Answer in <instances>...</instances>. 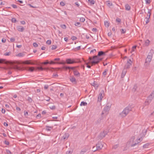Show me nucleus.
<instances>
[{
  "instance_id": "1",
  "label": "nucleus",
  "mask_w": 154,
  "mask_h": 154,
  "mask_svg": "<svg viewBox=\"0 0 154 154\" xmlns=\"http://www.w3.org/2000/svg\"><path fill=\"white\" fill-rule=\"evenodd\" d=\"M89 62L91 63L92 65L98 63L102 59L97 56H94L92 58L89 57Z\"/></svg>"
},
{
  "instance_id": "2",
  "label": "nucleus",
  "mask_w": 154,
  "mask_h": 154,
  "mask_svg": "<svg viewBox=\"0 0 154 154\" xmlns=\"http://www.w3.org/2000/svg\"><path fill=\"white\" fill-rule=\"evenodd\" d=\"M146 131L144 130L142 131L141 133H140L139 136L138 137L136 140H135V145L136 144H138L142 141L146 135Z\"/></svg>"
},
{
  "instance_id": "3",
  "label": "nucleus",
  "mask_w": 154,
  "mask_h": 154,
  "mask_svg": "<svg viewBox=\"0 0 154 154\" xmlns=\"http://www.w3.org/2000/svg\"><path fill=\"white\" fill-rule=\"evenodd\" d=\"M131 110V108L129 106L126 107L122 112L120 113V116L122 117H124L126 116L129 112Z\"/></svg>"
},
{
  "instance_id": "4",
  "label": "nucleus",
  "mask_w": 154,
  "mask_h": 154,
  "mask_svg": "<svg viewBox=\"0 0 154 154\" xmlns=\"http://www.w3.org/2000/svg\"><path fill=\"white\" fill-rule=\"evenodd\" d=\"M111 107V106L109 104H107L104 107L103 111L102 113V115H103L104 114H105L106 115H107L108 112L110 110Z\"/></svg>"
},
{
  "instance_id": "5",
  "label": "nucleus",
  "mask_w": 154,
  "mask_h": 154,
  "mask_svg": "<svg viewBox=\"0 0 154 154\" xmlns=\"http://www.w3.org/2000/svg\"><path fill=\"white\" fill-rule=\"evenodd\" d=\"M108 132L109 131L108 130L104 131L103 132H101L98 136V140H101L104 138Z\"/></svg>"
},
{
  "instance_id": "6",
  "label": "nucleus",
  "mask_w": 154,
  "mask_h": 154,
  "mask_svg": "<svg viewBox=\"0 0 154 154\" xmlns=\"http://www.w3.org/2000/svg\"><path fill=\"white\" fill-rule=\"evenodd\" d=\"M125 62H126V63L124 68L126 69L129 68L132 63V60L130 59L129 60H127Z\"/></svg>"
},
{
  "instance_id": "7",
  "label": "nucleus",
  "mask_w": 154,
  "mask_h": 154,
  "mask_svg": "<svg viewBox=\"0 0 154 154\" xmlns=\"http://www.w3.org/2000/svg\"><path fill=\"white\" fill-rule=\"evenodd\" d=\"M104 95V91L102 90L100 93L98 97V101L100 102Z\"/></svg>"
},
{
  "instance_id": "8",
  "label": "nucleus",
  "mask_w": 154,
  "mask_h": 154,
  "mask_svg": "<svg viewBox=\"0 0 154 154\" xmlns=\"http://www.w3.org/2000/svg\"><path fill=\"white\" fill-rule=\"evenodd\" d=\"M135 137H132L130 140L128 142L130 146H135L134 141Z\"/></svg>"
},
{
  "instance_id": "9",
  "label": "nucleus",
  "mask_w": 154,
  "mask_h": 154,
  "mask_svg": "<svg viewBox=\"0 0 154 154\" xmlns=\"http://www.w3.org/2000/svg\"><path fill=\"white\" fill-rule=\"evenodd\" d=\"M66 63L68 64H72L75 63L77 62L74 59H71L70 58H68L66 59Z\"/></svg>"
},
{
  "instance_id": "10",
  "label": "nucleus",
  "mask_w": 154,
  "mask_h": 154,
  "mask_svg": "<svg viewBox=\"0 0 154 154\" xmlns=\"http://www.w3.org/2000/svg\"><path fill=\"white\" fill-rule=\"evenodd\" d=\"M103 144L101 142H98L96 144V148L97 150L101 149L103 146Z\"/></svg>"
},
{
  "instance_id": "11",
  "label": "nucleus",
  "mask_w": 154,
  "mask_h": 154,
  "mask_svg": "<svg viewBox=\"0 0 154 154\" xmlns=\"http://www.w3.org/2000/svg\"><path fill=\"white\" fill-rule=\"evenodd\" d=\"M4 63L6 64H12V63L6 61V60L3 59H0V63Z\"/></svg>"
},
{
  "instance_id": "12",
  "label": "nucleus",
  "mask_w": 154,
  "mask_h": 154,
  "mask_svg": "<svg viewBox=\"0 0 154 154\" xmlns=\"http://www.w3.org/2000/svg\"><path fill=\"white\" fill-rule=\"evenodd\" d=\"M137 129V133H139L141 131L142 128V126L139 125H137L136 126H135V128Z\"/></svg>"
},
{
  "instance_id": "13",
  "label": "nucleus",
  "mask_w": 154,
  "mask_h": 154,
  "mask_svg": "<svg viewBox=\"0 0 154 154\" xmlns=\"http://www.w3.org/2000/svg\"><path fill=\"white\" fill-rule=\"evenodd\" d=\"M17 29L19 31L21 32H23L24 29V28L23 26H17Z\"/></svg>"
},
{
  "instance_id": "14",
  "label": "nucleus",
  "mask_w": 154,
  "mask_h": 154,
  "mask_svg": "<svg viewBox=\"0 0 154 154\" xmlns=\"http://www.w3.org/2000/svg\"><path fill=\"white\" fill-rule=\"evenodd\" d=\"M127 69H125V68H124L122 70V75H121V77L123 78L125 75L126 74V73L127 72Z\"/></svg>"
},
{
  "instance_id": "15",
  "label": "nucleus",
  "mask_w": 154,
  "mask_h": 154,
  "mask_svg": "<svg viewBox=\"0 0 154 154\" xmlns=\"http://www.w3.org/2000/svg\"><path fill=\"white\" fill-rule=\"evenodd\" d=\"M27 70L32 72L35 70V68L34 67H27L26 68Z\"/></svg>"
},
{
  "instance_id": "16",
  "label": "nucleus",
  "mask_w": 154,
  "mask_h": 154,
  "mask_svg": "<svg viewBox=\"0 0 154 154\" xmlns=\"http://www.w3.org/2000/svg\"><path fill=\"white\" fill-rule=\"evenodd\" d=\"M70 80L73 83L75 84H76V80L75 79L74 77H71L70 78Z\"/></svg>"
},
{
  "instance_id": "17",
  "label": "nucleus",
  "mask_w": 154,
  "mask_h": 154,
  "mask_svg": "<svg viewBox=\"0 0 154 154\" xmlns=\"http://www.w3.org/2000/svg\"><path fill=\"white\" fill-rule=\"evenodd\" d=\"M152 58V57L149 56V57L147 56L146 59L145 63H149L151 61Z\"/></svg>"
},
{
  "instance_id": "18",
  "label": "nucleus",
  "mask_w": 154,
  "mask_h": 154,
  "mask_svg": "<svg viewBox=\"0 0 154 154\" xmlns=\"http://www.w3.org/2000/svg\"><path fill=\"white\" fill-rule=\"evenodd\" d=\"M69 137V134L68 133L65 134L62 137V138L65 140H67Z\"/></svg>"
},
{
  "instance_id": "19",
  "label": "nucleus",
  "mask_w": 154,
  "mask_h": 154,
  "mask_svg": "<svg viewBox=\"0 0 154 154\" xmlns=\"http://www.w3.org/2000/svg\"><path fill=\"white\" fill-rule=\"evenodd\" d=\"M154 53V50L153 49H151L150 51V52L149 53L148 55L147 56H149L150 57H152V55Z\"/></svg>"
},
{
  "instance_id": "20",
  "label": "nucleus",
  "mask_w": 154,
  "mask_h": 154,
  "mask_svg": "<svg viewBox=\"0 0 154 154\" xmlns=\"http://www.w3.org/2000/svg\"><path fill=\"white\" fill-rule=\"evenodd\" d=\"M74 74L75 75L79 77L80 75V73L76 70H74L73 71Z\"/></svg>"
},
{
  "instance_id": "21",
  "label": "nucleus",
  "mask_w": 154,
  "mask_h": 154,
  "mask_svg": "<svg viewBox=\"0 0 154 154\" xmlns=\"http://www.w3.org/2000/svg\"><path fill=\"white\" fill-rule=\"evenodd\" d=\"M153 98L154 97H152V96L151 97L150 95L148 96L147 99L148 101H147V103H148V104L151 101Z\"/></svg>"
},
{
  "instance_id": "22",
  "label": "nucleus",
  "mask_w": 154,
  "mask_h": 154,
  "mask_svg": "<svg viewBox=\"0 0 154 154\" xmlns=\"http://www.w3.org/2000/svg\"><path fill=\"white\" fill-rule=\"evenodd\" d=\"M105 3L106 5L109 7L112 5V4L109 1H106Z\"/></svg>"
},
{
  "instance_id": "23",
  "label": "nucleus",
  "mask_w": 154,
  "mask_h": 154,
  "mask_svg": "<svg viewBox=\"0 0 154 154\" xmlns=\"http://www.w3.org/2000/svg\"><path fill=\"white\" fill-rule=\"evenodd\" d=\"M46 130L48 131H50L53 128V127L46 126H45Z\"/></svg>"
},
{
  "instance_id": "24",
  "label": "nucleus",
  "mask_w": 154,
  "mask_h": 154,
  "mask_svg": "<svg viewBox=\"0 0 154 154\" xmlns=\"http://www.w3.org/2000/svg\"><path fill=\"white\" fill-rule=\"evenodd\" d=\"M105 54V53L104 52H103V51H100L98 52L97 56L98 57L100 56H102L103 55H104Z\"/></svg>"
},
{
  "instance_id": "25",
  "label": "nucleus",
  "mask_w": 154,
  "mask_h": 154,
  "mask_svg": "<svg viewBox=\"0 0 154 154\" xmlns=\"http://www.w3.org/2000/svg\"><path fill=\"white\" fill-rule=\"evenodd\" d=\"M25 55L24 53H18L16 56L20 57H23Z\"/></svg>"
},
{
  "instance_id": "26",
  "label": "nucleus",
  "mask_w": 154,
  "mask_h": 154,
  "mask_svg": "<svg viewBox=\"0 0 154 154\" xmlns=\"http://www.w3.org/2000/svg\"><path fill=\"white\" fill-rule=\"evenodd\" d=\"M23 63L24 64H32V63L29 60H26L23 62Z\"/></svg>"
},
{
  "instance_id": "27",
  "label": "nucleus",
  "mask_w": 154,
  "mask_h": 154,
  "mask_svg": "<svg viewBox=\"0 0 154 154\" xmlns=\"http://www.w3.org/2000/svg\"><path fill=\"white\" fill-rule=\"evenodd\" d=\"M125 6L126 10L129 11L130 9V7L128 4L126 5Z\"/></svg>"
},
{
  "instance_id": "28",
  "label": "nucleus",
  "mask_w": 154,
  "mask_h": 154,
  "mask_svg": "<svg viewBox=\"0 0 154 154\" xmlns=\"http://www.w3.org/2000/svg\"><path fill=\"white\" fill-rule=\"evenodd\" d=\"M0 68H3L5 69V70H8V69H11L12 68V67H11V66H8L7 67H0Z\"/></svg>"
},
{
  "instance_id": "29",
  "label": "nucleus",
  "mask_w": 154,
  "mask_h": 154,
  "mask_svg": "<svg viewBox=\"0 0 154 154\" xmlns=\"http://www.w3.org/2000/svg\"><path fill=\"white\" fill-rule=\"evenodd\" d=\"M87 105V103L86 102L82 101L81 102L80 104L81 106H86Z\"/></svg>"
},
{
  "instance_id": "30",
  "label": "nucleus",
  "mask_w": 154,
  "mask_h": 154,
  "mask_svg": "<svg viewBox=\"0 0 154 154\" xmlns=\"http://www.w3.org/2000/svg\"><path fill=\"white\" fill-rule=\"evenodd\" d=\"M104 25L106 27H108L109 26V23L108 22L105 21L104 22Z\"/></svg>"
},
{
  "instance_id": "31",
  "label": "nucleus",
  "mask_w": 154,
  "mask_h": 154,
  "mask_svg": "<svg viewBox=\"0 0 154 154\" xmlns=\"http://www.w3.org/2000/svg\"><path fill=\"white\" fill-rule=\"evenodd\" d=\"M102 119V118H100L98 119L97 121L96 122L97 124H99L101 122V121Z\"/></svg>"
},
{
  "instance_id": "32",
  "label": "nucleus",
  "mask_w": 154,
  "mask_h": 154,
  "mask_svg": "<svg viewBox=\"0 0 154 154\" xmlns=\"http://www.w3.org/2000/svg\"><path fill=\"white\" fill-rule=\"evenodd\" d=\"M75 25L76 26H77L78 27H80L81 26V24L80 22H77L75 23Z\"/></svg>"
},
{
  "instance_id": "33",
  "label": "nucleus",
  "mask_w": 154,
  "mask_h": 154,
  "mask_svg": "<svg viewBox=\"0 0 154 154\" xmlns=\"http://www.w3.org/2000/svg\"><path fill=\"white\" fill-rule=\"evenodd\" d=\"M58 63V64H63V63H56V62H55L53 61H51L50 62V63H49L50 64H55V63Z\"/></svg>"
},
{
  "instance_id": "34",
  "label": "nucleus",
  "mask_w": 154,
  "mask_h": 154,
  "mask_svg": "<svg viewBox=\"0 0 154 154\" xmlns=\"http://www.w3.org/2000/svg\"><path fill=\"white\" fill-rule=\"evenodd\" d=\"M151 10L150 9H148V14H149L147 15V16L149 17H148L149 18L150 15H151Z\"/></svg>"
},
{
  "instance_id": "35",
  "label": "nucleus",
  "mask_w": 154,
  "mask_h": 154,
  "mask_svg": "<svg viewBox=\"0 0 154 154\" xmlns=\"http://www.w3.org/2000/svg\"><path fill=\"white\" fill-rule=\"evenodd\" d=\"M86 151L87 150L85 149H83L81 150L80 154H84Z\"/></svg>"
},
{
  "instance_id": "36",
  "label": "nucleus",
  "mask_w": 154,
  "mask_h": 154,
  "mask_svg": "<svg viewBox=\"0 0 154 154\" xmlns=\"http://www.w3.org/2000/svg\"><path fill=\"white\" fill-rule=\"evenodd\" d=\"M92 85L94 87H96L97 88L98 87V85L97 84L96 82H94L93 83Z\"/></svg>"
},
{
  "instance_id": "37",
  "label": "nucleus",
  "mask_w": 154,
  "mask_h": 154,
  "mask_svg": "<svg viewBox=\"0 0 154 154\" xmlns=\"http://www.w3.org/2000/svg\"><path fill=\"white\" fill-rule=\"evenodd\" d=\"M6 151L7 154H12L11 151L8 149H6Z\"/></svg>"
},
{
  "instance_id": "38",
  "label": "nucleus",
  "mask_w": 154,
  "mask_h": 154,
  "mask_svg": "<svg viewBox=\"0 0 154 154\" xmlns=\"http://www.w3.org/2000/svg\"><path fill=\"white\" fill-rule=\"evenodd\" d=\"M88 2L91 4L93 5L94 4V2L93 0H88Z\"/></svg>"
},
{
  "instance_id": "39",
  "label": "nucleus",
  "mask_w": 154,
  "mask_h": 154,
  "mask_svg": "<svg viewBox=\"0 0 154 154\" xmlns=\"http://www.w3.org/2000/svg\"><path fill=\"white\" fill-rule=\"evenodd\" d=\"M85 20V18L83 17H81L80 19V21L81 22H83Z\"/></svg>"
},
{
  "instance_id": "40",
  "label": "nucleus",
  "mask_w": 154,
  "mask_h": 154,
  "mask_svg": "<svg viewBox=\"0 0 154 154\" xmlns=\"http://www.w3.org/2000/svg\"><path fill=\"white\" fill-rule=\"evenodd\" d=\"M119 146V145L118 144H116L113 146L112 147V149H116Z\"/></svg>"
},
{
  "instance_id": "41",
  "label": "nucleus",
  "mask_w": 154,
  "mask_h": 154,
  "mask_svg": "<svg viewBox=\"0 0 154 154\" xmlns=\"http://www.w3.org/2000/svg\"><path fill=\"white\" fill-rule=\"evenodd\" d=\"M57 48V46L56 45H53L52 46L51 49L52 50H54Z\"/></svg>"
},
{
  "instance_id": "42",
  "label": "nucleus",
  "mask_w": 154,
  "mask_h": 154,
  "mask_svg": "<svg viewBox=\"0 0 154 154\" xmlns=\"http://www.w3.org/2000/svg\"><path fill=\"white\" fill-rule=\"evenodd\" d=\"M108 71V70L107 69H105V71L103 72V75L105 76L107 72Z\"/></svg>"
},
{
  "instance_id": "43",
  "label": "nucleus",
  "mask_w": 154,
  "mask_h": 154,
  "mask_svg": "<svg viewBox=\"0 0 154 154\" xmlns=\"http://www.w3.org/2000/svg\"><path fill=\"white\" fill-rule=\"evenodd\" d=\"M52 110H54L55 109V106L54 105H53L49 107Z\"/></svg>"
},
{
  "instance_id": "44",
  "label": "nucleus",
  "mask_w": 154,
  "mask_h": 154,
  "mask_svg": "<svg viewBox=\"0 0 154 154\" xmlns=\"http://www.w3.org/2000/svg\"><path fill=\"white\" fill-rule=\"evenodd\" d=\"M146 4H149L151 2L150 0H145Z\"/></svg>"
},
{
  "instance_id": "45",
  "label": "nucleus",
  "mask_w": 154,
  "mask_h": 154,
  "mask_svg": "<svg viewBox=\"0 0 154 154\" xmlns=\"http://www.w3.org/2000/svg\"><path fill=\"white\" fill-rule=\"evenodd\" d=\"M37 69L39 70L42 71L43 69H45V68H43L42 67H38L37 68Z\"/></svg>"
},
{
  "instance_id": "46",
  "label": "nucleus",
  "mask_w": 154,
  "mask_h": 154,
  "mask_svg": "<svg viewBox=\"0 0 154 154\" xmlns=\"http://www.w3.org/2000/svg\"><path fill=\"white\" fill-rule=\"evenodd\" d=\"M51 41L50 40H48L46 42L47 44L48 45H50L51 44Z\"/></svg>"
},
{
  "instance_id": "47",
  "label": "nucleus",
  "mask_w": 154,
  "mask_h": 154,
  "mask_svg": "<svg viewBox=\"0 0 154 154\" xmlns=\"http://www.w3.org/2000/svg\"><path fill=\"white\" fill-rule=\"evenodd\" d=\"M11 54V52H6L4 54V55L5 56H9Z\"/></svg>"
},
{
  "instance_id": "48",
  "label": "nucleus",
  "mask_w": 154,
  "mask_h": 154,
  "mask_svg": "<svg viewBox=\"0 0 154 154\" xmlns=\"http://www.w3.org/2000/svg\"><path fill=\"white\" fill-rule=\"evenodd\" d=\"M61 27L64 29H65L66 28V25L64 24L61 25Z\"/></svg>"
},
{
  "instance_id": "49",
  "label": "nucleus",
  "mask_w": 154,
  "mask_h": 154,
  "mask_svg": "<svg viewBox=\"0 0 154 154\" xmlns=\"http://www.w3.org/2000/svg\"><path fill=\"white\" fill-rule=\"evenodd\" d=\"M11 21L13 23H15L17 20L16 18H13L11 19Z\"/></svg>"
},
{
  "instance_id": "50",
  "label": "nucleus",
  "mask_w": 154,
  "mask_h": 154,
  "mask_svg": "<svg viewBox=\"0 0 154 154\" xmlns=\"http://www.w3.org/2000/svg\"><path fill=\"white\" fill-rule=\"evenodd\" d=\"M77 38L76 37L74 36H72V37H71V39L72 40H75V39H76Z\"/></svg>"
},
{
  "instance_id": "51",
  "label": "nucleus",
  "mask_w": 154,
  "mask_h": 154,
  "mask_svg": "<svg viewBox=\"0 0 154 154\" xmlns=\"http://www.w3.org/2000/svg\"><path fill=\"white\" fill-rule=\"evenodd\" d=\"M150 95L151 97L152 96V97H154V90L152 92Z\"/></svg>"
},
{
  "instance_id": "52",
  "label": "nucleus",
  "mask_w": 154,
  "mask_h": 154,
  "mask_svg": "<svg viewBox=\"0 0 154 154\" xmlns=\"http://www.w3.org/2000/svg\"><path fill=\"white\" fill-rule=\"evenodd\" d=\"M4 143L7 145H9V142L7 140H5L4 142Z\"/></svg>"
},
{
  "instance_id": "53",
  "label": "nucleus",
  "mask_w": 154,
  "mask_h": 154,
  "mask_svg": "<svg viewBox=\"0 0 154 154\" xmlns=\"http://www.w3.org/2000/svg\"><path fill=\"white\" fill-rule=\"evenodd\" d=\"M10 40L11 42H13L15 41V39L14 38H11L10 39Z\"/></svg>"
},
{
  "instance_id": "54",
  "label": "nucleus",
  "mask_w": 154,
  "mask_h": 154,
  "mask_svg": "<svg viewBox=\"0 0 154 154\" xmlns=\"http://www.w3.org/2000/svg\"><path fill=\"white\" fill-rule=\"evenodd\" d=\"M149 41L148 40H146L145 42V44L146 45H149Z\"/></svg>"
},
{
  "instance_id": "55",
  "label": "nucleus",
  "mask_w": 154,
  "mask_h": 154,
  "mask_svg": "<svg viewBox=\"0 0 154 154\" xmlns=\"http://www.w3.org/2000/svg\"><path fill=\"white\" fill-rule=\"evenodd\" d=\"M81 48L80 46H78L75 48V50L76 51H78L80 50Z\"/></svg>"
},
{
  "instance_id": "56",
  "label": "nucleus",
  "mask_w": 154,
  "mask_h": 154,
  "mask_svg": "<svg viewBox=\"0 0 154 154\" xmlns=\"http://www.w3.org/2000/svg\"><path fill=\"white\" fill-rule=\"evenodd\" d=\"M135 49V45L133 46L132 47V49L131 51V53H132V52H133L134 51V50Z\"/></svg>"
},
{
  "instance_id": "57",
  "label": "nucleus",
  "mask_w": 154,
  "mask_h": 154,
  "mask_svg": "<svg viewBox=\"0 0 154 154\" xmlns=\"http://www.w3.org/2000/svg\"><path fill=\"white\" fill-rule=\"evenodd\" d=\"M41 117V114H38L36 116V118L37 119H40Z\"/></svg>"
},
{
  "instance_id": "58",
  "label": "nucleus",
  "mask_w": 154,
  "mask_h": 154,
  "mask_svg": "<svg viewBox=\"0 0 154 154\" xmlns=\"http://www.w3.org/2000/svg\"><path fill=\"white\" fill-rule=\"evenodd\" d=\"M11 6L14 8H17V6L16 5H15L12 4V5H11Z\"/></svg>"
},
{
  "instance_id": "59",
  "label": "nucleus",
  "mask_w": 154,
  "mask_h": 154,
  "mask_svg": "<svg viewBox=\"0 0 154 154\" xmlns=\"http://www.w3.org/2000/svg\"><path fill=\"white\" fill-rule=\"evenodd\" d=\"M27 100L30 102H31L32 101V99L30 97H28Z\"/></svg>"
},
{
  "instance_id": "60",
  "label": "nucleus",
  "mask_w": 154,
  "mask_h": 154,
  "mask_svg": "<svg viewBox=\"0 0 154 154\" xmlns=\"http://www.w3.org/2000/svg\"><path fill=\"white\" fill-rule=\"evenodd\" d=\"M38 45L35 42L33 43V46L35 47H37Z\"/></svg>"
},
{
  "instance_id": "61",
  "label": "nucleus",
  "mask_w": 154,
  "mask_h": 154,
  "mask_svg": "<svg viewBox=\"0 0 154 154\" xmlns=\"http://www.w3.org/2000/svg\"><path fill=\"white\" fill-rule=\"evenodd\" d=\"M149 145L148 144H146L143 145V147L144 148H146L147 147V146Z\"/></svg>"
},
{
  "instance_id": "62",
  "label": "nucleus",
  "mask_w": 154,
  "mask_h": 154,
  "mask_svg": "<svg viewBox=\"0 0 154 154\" xmlns=\"http://www.w3.org/2000/svg\"><path fill=\"white\" fill-rule=\"evenodd\" d=\"M60 5L61 6H63L65 5V4L64 2H60Z\"/></svg>"
},
{
  "instance_id": "63",
  "label": "nucleus",
  "mask_w": 154,
  "mask_h": 154,
  "mask_svg": "<svg viewBox=\"0 0 154 154\" xmlns=\"http://www.w3.org/2000/svg\"><path fill=\"white\" fill-rule=\"evenodd\" d=\"M75 5H76L77 7H79V4L78 2H76L75 3Z\"/></svg>"
},
{
  "instance_id": "64",
  "label": "nucleus",
  "mask_w": 154,
  "mask_h": 154,
  "mask_svg": "<svg viewBox=\"0 0 154 154\" xmlns=\"http://www.w3.org/2000/svg\"><path fill=\"white\" fill-rule=\"evenodd\" d=\"M48 85H45L44 86V88L45 89H48Z\"/></svg>"
}]
</instances>
